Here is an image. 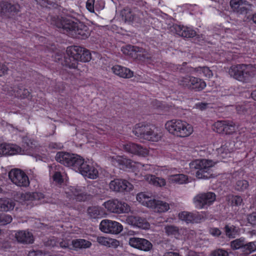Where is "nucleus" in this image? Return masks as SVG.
<instances>
[{"mask_svg":"<svg viewBox=\"0 0 256 256\" xmlns=\"http://www.w3.org/2000/svg\"><path fill=\"white\" fill-rule=\"evenodd\" d=\"M55 25L62 32L71 37L86 39L90 35L88 26L80 22H75L68 16L58 18Z\"/></svg>","mask_w":256,"mask_h":256,"instance_id":"1","label":"nucleus"},{"mask_svg":"<svg viewBox=\"0 0 256 256\" xmlns=\"http://www.w3.org/2000/svg\"><path fill=\"white\" fill-rule=\"evenodd\" d=\"M55 158L58 162L61 164L71 168L85 177L87 176L90 164L85 162L80 156L76 154L61 152L56 154Z\"/></svg>","mask_w":256,"mask_h":256,"instance_id":"2","label":"nucleus"},{"mask_svg":"<svg viewBox=\"0 0 256 256\" xmlns=\"http://www.w3.org/2000/svg\"><path fill=\"white\" fill-rule=\"evenodd\" d=\"M133 134L140 139L158 142L162 136L160 130L153 125L140 123L136 124L132 130Z\"/></svg>","mask_w":256,"mask_h":256,"instance_id":"3","label":"nucleus"},{"mask_svg":"<svg viewBox=\"0 0 256 256\" xmlns=\"http://www.w3.org/2000/svg\"><path fill=\"white\" fill-rule=\"evenodd\" d=\"M214 162L212 160L199 159L190 163V167L192 170H196V176L198 178L208 179L212 176L211 168Z\"/></svg>","mask_w":256,"mask_h":256,"instance_id":"4","label":"nucleus"},{"mask_svg":"<svg viewBox=\"0 0 256 256\" xmlns=\"http://www.w3.org/2000/svg\"><path fill=\"white\" fill-rule=\"evenodd\" d=\"M165 127L170 133L179 137L189 136L193 132V128L190 124L180 120L168 121Z\"/></svg>","mask_w":256,"mask_h":256,"instance_id":"5","label":"nucleus"},{"mask_svg":"<svg viewBox=\"0 0 256 256\" xmlns=\"http://www.w3.org/2000/svg\"><path fill=\"white\" fill-rule=\"evenodd\" d=\"M250 64H239L231 66L228 70V74L234 78L247 82L254 76Z\"/></svg>","mask_w":256,"mask_h":256,"instance_id":"6","label":"nucleus"},{"mask_svg":"<svg viewBox=\"0 0 256 256\" xmlns=\"http://www.w3.org/2000/svg\"><path fill=\"white\" fill-rule=\"evenodd\" d=\"M178 82L179 86L184 88L196 92L201 91L206 86V83L204 80L190 75L180 77Z\"/></svg>","mask_w":256,"mask_h":256,"instance_id":"7","label":"nucleus"},{"mask_svg":"<svg viewBox=\"0 0 256 256\" xmlns=\"http://www.w3.org/2000/svg\"><path fill=\"white\" fill-rule=\"evenodd\" d=\"M216 198V196L212 192L200 193L193 199L196 208L198 209L207 208L213 204Z\"/></svg>","mask_w":256,"mask_h":256,"instance_id":"8","label":"nucleus"},{"mask_svg":"<svg viewBox=\"0 0 256 256\" xmlns=\"http://www.w3.org/2000/svg\"><path fill=\"white\" fill-rule=\"evenodd\" d=\"M70 199L78 202H84L91 198V196L86 192L85 188L80 186H70L66 192Z\"/></svg>","mask_w":256,"mask_h":256,"instance_id":"9","label":"nucleus"},{"mask_svg":"<svg viewBox=\"0 0 256 256\" xmlns=\"http://www.w3.org/2000/svg\"><path fill=\"white\" fill-rule=\"evenodd\" d=\"M103 206L108 211L116 214L127 213L130 210V206L126 203L118 199L108 200Z\"/></svg>","mask_w":256,"mask_h":256,"instance_id":"10","label":"nucleus"},{"mask_svg":"<svg viewBox=\"0 0 256 256\" xmlns=\"http://www.w3.org/2000/svg\"><path fill=\"white\" fill-rule=\"evenodd\" d=\"M8 177L14 184L19 186L26 187L30 184L29 179L26 174L18 169L11 170L8 173Z\"/></svg>","mask_w":256,"mask_h":256,"instance_id":"11","label":"nucleus"},{"mask_svg":"<svg viewBox=\"0 0 256 256\" xmlns=\"http://www.w3.org/2000/svg\"><path fill=\"white\" fill-rule=\"evenodd\" d=\"M80 52H81V49L79 48H74L72 46L68 47L64 56V64L70 68H77L78 62L77 54Z\"/></svg>","mask_w":256,"mask_h":256,"instance_id":"12","label":"nucleus"},{"mask_svg":"<svg viewBox=\"0 0 256 256\" xmlns=\"http://www.w3.org/2000/svg\"><path fill=\"white\" fill-rule=\"evenodd\" d=\"M100 229L105 233L118 234L122 230L123 226L116 221L104 220L100 223Z\"/></svg>","mask_w":256,"mask_h":256,"instance_id":"13","label":"nucleus"},{"mask_svg":"<svg viewBox=\"0 0 256 256\" xmlns=\"http://www.w3.org/2000/svg\"><path fill=\"white\" fill-rule=\"evenodd\" d=\"M109 188L114 192H128L133 189V186L126 180L116 178L110 182Z\"/></svg>","mask_w":256,"mask_h":256,"instance_id":"14","label":"nucleus"},{"mask_svg":"<svg viewBox=\"0 0 256 256\" xmlns=\"http://www.w3.org/2000/svg\"><path fill=\"white\" fill-rule=\"evenodd\" d=\"M128 244L132 247L144 252H148L152 248V242L143 238H130L128 240Z\"/></svg>","mask_w":256,"mask_h":256,"instance_id":"15","label":"nucleus"},{"mask_svg":"<svg viewBox=\"0 0 256 256\" xmlns=\"http://www.w3.org/2000/svg\"><path fill=\"white\" fill-rule=\"evenodd\" d=\"M170 30L172 32L183 38H193L196 36V32L194 30L184 26L174 24L170 27Z\"/></svg>","mask_w":256,"mask_h":256,"instance_id":"16","label":"nucleus"},{"mask_svg":"<svg viewBox=\"0 0 256 256\" xmlns=\"http://www.w3.org/2000/svg\"><path fill=\"white\" fill-rule=\"evenodd\" d=\"M122 148L128 152L142 156H146L148 153V150L146 148L132 142L124 144Z\"/></svg>","mask_w":256,"mask_h":256,"instance_id":"17","label":"nucleus"},{"mask_svg":"<svg viewBox=\"0 0 256 256\" xmlns=\"http://www.w3.org/2000/svg\"><path fill=\"white\" fill-rule=\"evenodd\" d=\"M230 6L233 11L240 14H246L250 8V4L247 1L242 0H230Z\"/></svg>","mask_w":256,"mask_h":256,"instance_id":"18","label":"nucleus"},{"mask_svg":"<svg viewBox=\"0 0 256 256\" xmlns=\"http://www.w3.org/2000/svg\"><path fill=\"white\" fill-rule=\"evenodd\" d=\"M121 16L125 22H134L138 23L142 22V18H140L141 12H137L136 14H134L128 8H126L122 10Z\"/></svg>","mask_w":256,"mask_h":256,"instance_id":"19","label":"nucleus"},{"mask_svg":"<svg viewBox=\"0 0 256 256\" xmlns=\"http://www.w3.org/2000/svg\"><path fill=\"white\" fill-rule=\"evenodd\" d=\"M21 152V148L16 144L6 143L0 144V154L1 155H14Z\"/></svg>","mask_w":256,"mask_h":256,"instance_id":"20","label":"nucleus"},{"mask_svg":"<svg viewBox=\"0 0 256 256\" xmlns=\"http://www.w3.org/2000/svg\"><path fill=\"white\" fill-rule=\"evenodd\" d=\"M15 238L19 242L29 244L34 242L32 234L27 230H19L15 233Z\"/></svg>","mask_w":256,"mask_h":256,"instance_id":"21","label":"nucleus"},{"mask_svg":"<svg viewBox=\"0 0 256 256\" xmlns=\"http://www.w3.org/2000/svg\"><path fill=\"white\" fill-rule=\"evenodd\" d=\"M130 48L134 50V54L138 60L146 62H149L152 60V54L145 49L136 46Z\"/></svg>","mask_w":256,"mask_h":256,"instance_id":"22","label":"nucleus"},{"mask_svg":"<svg viewBox=\"0 0 256 256\" xmlns=\"http://www.w3.org/2000/svg\"><path fill=\"white\" fill-rule=\"evenodd\" d=\"M112 70L115 74L123 78H129L134 76L133 72L129 68L119 65L114 66L112 68Z\"/></svg>","mask_w":256,"mask_h":256,"instance_id":"23","label":"nucleus"},{"mask_svg":"<svg viewBox=\"0 0 256 256\" xmlns=\"http://www.w3.org/2000/svg\"><path fill=\"white\" fill-rule=\"evenodd\" d=\"M148 208L154 209L155 212H162L167 211L170 207L169 204L164 202L153 200L152 201L149 202Z\"/></svg>","mask_w":256,"mask_h":256,"instance_id":"24","label":"nucleus"},{"mask_svg":"<svg viewBox=\"0 0 256 256\" xmlns=\"http://www.w3.org/2000/svg\"><path fill=\"white\" fill-rule=\"evenodd\" d=\"M198 213H192L187 212H182L179 214V218L187 223L198 222L200 218Z\"/></svg>","mask_w":256,"mask_h":256,"instance_id":"25","label":"nucleus"},{"mask_svg":"<svg viewBox=\"0 0 256 256\" xmlns=\"http://www.w3.org/2000/svg\"><path fill=\"white\" fill-rule=\"evenodd\" d=\"M14 202L8 198H0V211L8 212L12 210L15 206Z\"/></svg>","mask_w":256,"mask_h":256,"instance_id":"26","label":"nucleus"},{"mask_svg":"<svg viewBox=\"0 0 256 256\" xmlns=\"http://www.w3.org/2000/svg\"><path fill=\"white\" fill-rule=\"evenodd\" d=\"M91 246L92 243L84 239H76L72 240V249L75 250L82 248H87Z\"/></svg>","mask_w":256,"mask_h":256,"instance_id":"27","label":"nucleus"},{"mask_svg":"<svg viewBox=\"0 0 256 256\" xmlns=\"http://www.w3.org/2000/svg\"><path fill=\"white\" fill-rule=\"evenodd\" d=\"M62 170V168L58 165L55 166L54 167L52 166L51 170L50 171V174H52L53 180L58 184L63 182V179L61 174Z\"/></svg>","mask_w":256,"mask_h":256,"instance_id":"28","label":"nucleus"},{"mask_svg":"<svg viewBox=\"0 0 256 256\" xmlns=\"http://www.w3.org/2000/svg\"><path fill=\"white\" fill-rule=\"evenodd\" d=\"M144 179L150 184L156 186H164L166 184V182L164 178L156 177L153 175H146Z\"/></svg>","mask_w":256,"mask_h":256,"instance_id":"29","label":"nucleus"},{"mask_svg":"<svg viewBox=\"0 0 256 256\" xmlns=\"http://www.w3.org/2000/svg\"><path fill=\"white\" fill-rule=\"evenodd\" d=\"M48 244L52 246H58L63 248L72 249V241L69 240H61L58 242H56V240L53 238L48 242Z\"/></svg>","mask_w":256,"mask_h":256,"instance_id":"30","label":"nucleus"},{"mask_svg":"<svg viewBox=\"0 0 256 256\" xmlns=\"http://www.w3.org/2000/svg\"><path fill=\"white\" fill-rule=\"evenodd\" d=\"M74 48H79L81 49V52H78L77 58L78 61L82 62H88L91 60V54L90 51L84 48L79 46H72Z\"/></svg>","mask_w":256,"mask_h":256,"instance_id":"31","label":"nucleus"},{"mask_svg":"<svg viewBox=\"0 0 256 256\" xmlns=\"http://www.w3.org/2000/svg\"><path fill=\"white\" fill-rule=\"evenodd\" d=\"M232 146V143L226 142L220 148L217 149L218 153L222 158H226L228 154H230L233 151Z\"/></svg>","mask_w":256,"mask_h":256,"instance_id":"32","label":"nucleus"},{"mask_svg":"<svg viewBox=\"0 0 256 256\" xmlns=\"http://www.w3.org/2000/svg\"><path fill=\"white\" fill-rule=\"evenodd\" d=\"M226 200L232 206H240L244 204L242 197L238 195H228L226 197Z\"/></svg>","mask_w":256,"mask_h":256,"instance_id":"33","label":"nucleus"},{"mask_svg":"<svg viewBox=\"0 0 256 256\" xmlns=\"http://www.w3.org/2000/svg\"><path fill=\"white\" fill-rule=\"evenodd\" d=\"M168 180L172 183L183 184L187 182L188 178L186 175L184 174H176L170 176Z\"/></svg>","mask_w":256,"mask_h":256,"instance_id":"34","label":"nucleus"},{"mask_svg":"<svg viewBox=\"0 0 256 256\" xmlns=\"http://www.w3.org/2000/svg\"><path fill=\"white\" fill-rule=\"evenodd\" d=\"M164 230L166 234L168 236H174L176 238H177L180 234L179 228L174 225L166 226L164 228Z\"/></svg>","mask_w":256,"mask_h":256,"instance_id":"35","label":"nucleus"},{"mask_svg":"<svg viewBox=\"0 0 256 256\" xmlns=\"http://www.w3.org/2000/svg\"><path fill=\"white\" fill-rule=\"evenodd\" d=\"M136 200L142 203L143 205L148 207L149 202L153 200L149 194L144 192H140L137 194Z\"/></svg>","mask_w":256,"mask_h":256,"instance_id":"36","label":"nucleus"},{"mask_svg":"<svg viewBox=\"0 0 256 256\" xmlns=\"http://www.w3.org/2000/svg\"><path fill=\"white\" fill-rule=\"evenodd\" d=\"M245 242L244 238L236 239L230 242V247L234 250L242 248L243 250L244 249Z\"/></svg>","mask_w":256,"mask_h":256,"instance_id":"37","label":"nucleus"},{"mask_svg":"<svg viewBox=\"0 0 256 256\" xmlns=\"http://www.w3.org/2000/svg\"><path fill=\"white\" fill-rule=\"evenodd\" d=\"M6 14H14L20 11V6L18 4H12L6 2Z\"/></svg>","mask_w":256,"mask_h":256,"instance_id":"38","label":"nucleus"},{"mask_svg":"<svg viewBox=\"0 0 256 256\" xmlns=\"http://www.w3.org/2000/svg\"><path fill=\"white\" fill-rule=\"evenodd\" d=\"M14 93L16 96L22 98H27L30 95V92L27 89L22 88V86H18L14 89Z\"/></svg>","mask_w":256,"mask_h":256,"instance_id":"39","label":"nucleus"},{"mask_svg":"<svg viewBox=\"0 0 256 256\" xmlns=\"http://www.w3.org/2000/svg\"><path fill=\"white\" fill-rule=\"evenodd\" d=\"M226 123L223 134H230L236 131V125L233 122L226 120Z\"/></svg>","mask_w":256,"mask_h":256,"instance_id":"40","label":"nucleus"},{"mask_svg":"<svg viewBox=\"0 0 256 256\" xmlns=\"http://www.w3.org/2000/svg\"><path fill=\"white\" fill-rule=\"evenodd\" d=\"M196 72H199L200 74H202L205 77L210 78L213 76L212 71L207 66H198L194 68Z\"/></svg>","mask_w":256,"mask_h":256,"instance_id":"41","label":"nucleus"},{"mask_svg":"<svg viewBox=\"0 0 256 256\" xmlns=\"http://www.w3.org/2000/svg\"><path fill=\"white\" fill-rule=\"evenodd\" d=\"M87 212L90 217L92 218H96L101 215V212L98 207H89L87 210Z\"/></svg>","mask_w":256,"mask_h":256,"instance_id":"42","label":"nucleus"},{"mask_svg":"<svg viewBox=\"0 0 256 256\" xmlns=\"http://www.w3.org/2000/svg\"><path fill=\"white\" fill-rule=\"evenodd\" d=\"M224 230L226 235L228 238H235L237 232L236 230L235 226H234L233 225H226L224 228Z\"/></svg>","mask_w":256,"mask_h":256,"instance_id":"43","label":"nucleus"},{"mask_svg":"<svg viewBox=\"0 0 256 256\" xmlns=\"http://www.w3.org/2000/svg\"><path fill=\"white\" fill-rule=\"evenodd\" d=\"M44 198V194L42 192H38L26 193L25 196L26 199L28 200H40Z\"/></svg>","mask_w":256,"mask_h":256,"instance_id":"44","label":"nucleus"},{"mask_svg":"<svg viewBox=\"0 0 256 256\" xmlns=\"http://www.w3.org/2000/svg\"><path fill=\"white\" fill-rule=\"evenodd\" d=\"M248 182L244 180H238L235 185L236 190L240 192H243L248 187Z\"/></svg>","mask_w":256,"mask_h":256,"instance_id":"45","label":"nucleus"},{"mask_svg":"<svg viewBox=\"0 0 256 256\" xmlns=\"http://www.w3.org/2000/svg\"><path fill=\"white\" fill-rule=\"evenodd\" d=\"M177 70L182 74H192L195 72L194 68L187 66L186 62H183L182 65H178Z\"/></svg>","mask_w":256,"mask_h":256,"instance_id":"46","label":"nucleus"},{"mask_svg":"<svg viewBox=\"0 0 256 256\" xmlns=\"http://www.w3.org/2000/svg\"><path fill=\"white\" fill-rule=\"evenodd\" d=\"M226 120H218L214 124V130L219 134H223Z\"/></svg>","mask_w":256,"mask_h":256,"instance_id":"47","label":"nucleus"},{"mask_svg":"<svg viewBox=\"0 0 256 256\" xmlns=\"http://www.w3.org/2000/svg\"><path fill=\"white\" fill-rule=\"evenodd\" d=\"M138 220L137 227L144 230H148L150 228V224L146 218L138 216Z\"/></svg>","mask_w":256,"mask_h":256,"instance_id":"48","label":"nucleus"},{"mask_svg":"<svg viewBox=\"0 0 256 256\" xmlns=\"http://www.w3.org/2000/svg\"><path fill=\"white\" fill-rule=\"evenodd\" d=\"M11 216L4 214H0V225H6L10 224L12 220Z\"/></svg>","mask_w":256,"mask_h":256,"instance_id":"49","label":"nucleus"},{"mask_svg":"<svg viewBox=\"0 0 256 256\" xmlns=\"http://www.w3.org/2000/svg\"><path fill=\"white\" fill-rule=\"evenodd\" d=\"M90 168L86 177L90 179L96 178L98 176V170L92 164H90Z\"/></svg>","mask_w":256,"mask_h":256,"instance_id":"50","label":"nucleus"},{"mask_svg":"<svg viewBox=\"0 0 256 256\" xmlns=\"http://www.w3.org/2000/svg\"><path fill=\"white\" fill-rule=\"evenodd\" d=\"M256 250V241L245 242L244 249L243 252H246L248 253H252Z\"/></svg>","mask_w":256,"mask_h":256,"instance_id":"51","label":"nucleus"},{"mask_svg":"<svg viewBox=\"0 0 256 256\" xmlns=\"http://www.w3.org/2000/svg\"><path fill=\"white\" fill-rule=\"evenodd\" d=\"M138 216H130L126 218V222L130 225L136 226L138 221Z\"/></svg>","mask_w":256,"mask_h":256,"instance_id":"52","label":"nucleus"},{"mask_svg":"<svg viewBox=\"0 0 256 256\" xmlns=\"http://www.w3.org/2000/svg\"><path fill=\"white\" fill-rule=\"evenodd\" d=\"M228 252L222 249H217L212 251L210 254V256H228Z\"/></svg>","mask_w":256,"mask_h":256,"instance_id":"53","label":"nucleus"},{"mask_svg":"<svg viewBox=\"0 0 256 256\" xmlns=\"http://www.w3.org/2000/svg\"><path fill=\"white\" fill-rule=\"evenodd\" d=\"M96 240L101 245L108 247L110 238H107L104 236H98Z\"/></svg>","mask_w":256,"mask_h":256,"instance_id":"54","label":"nucleus"},{"mask_svg":"<svg viewBox=\"0 0 256 256\" xmlns=\"http://www.w3.org/2000/svg\"><path fill=\"white\" fill-rule=\"evenodd\" d=\"M136 46H126L125 48H122V51L123 52L127 55L132 56H134V50L130 48V47H136Z\"/></svg>","mask_w":256,"mask_h":256,"instance_id":"55","label":"nucleus"},{"mask_svg":"<svg viewBox=\"0 0 256 256\" xmlns=\"http://www.w3.org/2000/svg\"><path fill=\"white\" fill-rule=\"evenodd\" d=\"M248 222L252 226H256V212H252L248 215Z\"/></svg>","mask_w":256,"mask_h":256,"instance_id":"56","label":"nucleus"},{"mask_svg":"<svg viewBox=\"0 0 256 256\" xmlns=\"http://www.w3.org/2000/svg\"><path fill=\"white\" fill-rule=\"evenodd\" d=\"M94 0H88L86 4V8L88 10L91 12H94Z\"/></svg>","mask_w":256,"mask_h":256,"instance_id":"57","label":"nucleus"},{"mask_svg":"<svg viewBox=\"0 0 256 256\" xmlns=\"http://www.w3.org/2000/svg\"><path fill=\"white\" fill-rule=\"evenodd\" d=\"M120 245L118 240L110 238L108 247H112L113 248H116Z\"/></svg>","mask_w":256,"mask_h":256,"instance_id":"58","label":"nucleus"},{"mask_svg":"<svg viewBox=\"0 0 256 256\" xmlns=\"http://www.w3.org/2000/svg\"><path fill=\"white\" fill-rule=\"evenodd\" d=\"M28 256H44V254L40 250H32L29 252Z\"/></svg>","mask_w":256,"mask_h":256,"instance_id":"59","label":"nucleus"},{"mask_svg":"<svg viewBox=\"0 0 256 256\" xmlns=\"http://www.w3.org/2000/svg\"><path fill=\"white\" fill-rule=\"evenodd\" d=\"M62 148V145L61 143L50 142L49 144V148L50 149L58 150Z\"/></svg>","mask_w":256,"mask_h":256,"instance_id":"60","label":"nucleus"},{"mask_svg":"<svg viewBox=\"0 0 256 256\" xmlns=\"http://www.w3.org/2000/svg\"><path fill=\"white\" fill-rule=\"evenodd\" d=\"M8 68L4 64L0 63V76H2L8 72Z\"/></svg>","mask_w":256,"mask_h":256,"instance_id":"61","label":"nucleus"},{"mask_svg":"<svg viewBox=\"0 0 256 256\" xmlns=\"http://www.w3.org/2000/svg\"><path fill=\"white\" fill-rule=\"evenodd\" d=\"M210 234L214 236H219L221 234V231L218 228H212L210 230Z\"/></svg>","mask_w":256,"mask_h":256,"instance_id":"62","label":"nucleus"},{"mask_svg":"<svg viewBox=\"0 0 256 256\" xmlns=\"http://www.w3.org/2000/svg\"><path fill=\"white\" fill-rule=\"evenodd\" d=\"M37 4H40L42 6H46L47 4H50V0H34Z\"/></svg>","mask_w":256,"mask_h":256,"instance_id":"63","label":"nucleus"},{"mask_svg":"<svg viewBox=\"0 0 256 256\" xmlns=\"http://www.w3.org/2000/svg\"><path fill=\"white\" fill-rule=\"evenodd\" d=\"M164 256H182L178 252H166Z\"/></svg>","mask_w":256,"mask_h":256,"instance_id":"64","label":"nucleus"}]
</instances>
